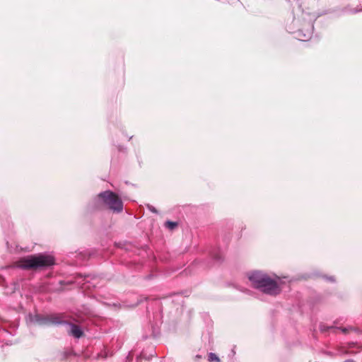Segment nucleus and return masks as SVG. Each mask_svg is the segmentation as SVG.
<instances>
[{
    "label": "nucleus",
    "instance_id": "f257e3e1",
    "mask_svg": "<svg viewBox=\"0 0 362 362\" xmlns=\"http://www.w3.org/2000/svg\"><path fill=\"white\" fill-rule=\"evenodd\" d=\"M248 279L255 288L264 293L275 296L281 291L279 278L273 279L264 272L255 271L248 274Z\"/></svg>",
    "mask_w": 362,
    "mask_h": 362
},
{
    "label": "nucleus",
    "instance_id": "f03ea898",
    "mask_svg": "<svg viewBox=\"0 0 362 362\" xmlns=\"http://www.w3.org/2000/svg\"><path fill=\"white\" fill-rule=\"evenodd\" d=\"M54 264V259L52 255L40 254L30 255L21 259L17 267L21 269H37L49 267Z\"/></svg>",
    "mask_w": 362,
    "mask_h": 362
},
{
    "label": "nucleus",
    "instance_id": "423d86ee",
    "mask_svg": "<svg viewBox=\"0 0 362 362\" xmlns=\"http://www.w3.org/2000/svg\"><path fill=\"white\" fill-rule=\"evenodd\" d=\"M208 359L210 362H219L218 357L214 353H209Z\"/></svg>",
    "mask_w": 362,
    "mask_h": 362
},
{
    "label": "nucleus",
    "instance_id": "6e6552de",
    "mask_svg": "<svg viewBox=\"0 0 362 362\" xmlns=\"http://www.w3.org/2000/svg\"><path fill=\"white\" fill-rule=\"evenodd\" d=\"M148 209L153 213H157L156 209L153 206L148 205Z\"/></svg>",
    "mask_w": 362,
    "mask_h": 362
},
{
    "label": "nucleus",
    "instance_id": "20e7f679",
    "mask_svg": "<svg viewBox=\"0 0 362 362\" xmlns=\"http://www.w3.org/2000/svg\"><path fill=\"white\" fill-rule=\"evenodd\" d=\"M313 30V25L312 23H308V28L305 33L299 30L296 33V37L301 41H306L310 38Z\"/></svg>",
    "mask_w": 362,
    "mask_h": 362
},
{
    "label": "nucleus",
    "instance_id": "0eeeda50",
    "mask_svg": "<svg viewBox=\"0 0 362 362\" xmlns=\"http://www.w3.org/2000/svg\"><path fill=\"white\" fill-rule=\"evenodd\" d=\"M165 226L166 227H168L169 229L172 230L173 228H175L176 226H177V223L176 222H173V221H167L165 223Z\"/></svg>",
    "mask_w": 362,
    "mask_h": 362
},
{
    "label": "nucleus",
    "instance_id": "39448f33",
    "mask_svg": "<svg viewBox=\"0 0 362 362\" xmlns=\"http://www.w3.org/2000/svg\"><path fill=\"white\" fill-rule=\"evenodd\" d=\"M69 334L78 339L82 336L83 332L78 326L76 325H70Z\"/></svg>",
    "mask_w": 362,
    "mask_h": 362
},
{
    "label": "nucleus",
    "instance_id": "7ed1b4c3",
    "mask_svg": "<svg viewBox=\"0 0 362 362\" xmlns=\"http://www.w3.org/2000/svg\"><path fill=\"white\" fill-rule=\"evenodd\" d=\"M98 196L110 209L117 212L122 211V202L116 194L110 191H105L100 193Z\"/></svg>",
    "mask_w": 362,
    "mask_h": 362
}]
</instances>
